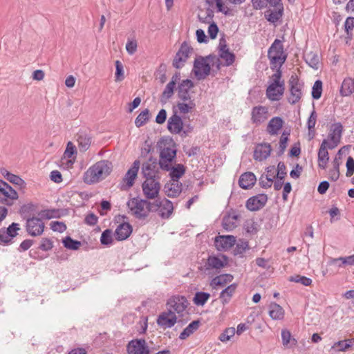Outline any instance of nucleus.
<instances>
[{"label": "nucleus", "mask_w": 354, "mask_h": 354, "mask_svg": "<svg viewBox=\"0 0 354 354\" xmlns=\"http://www.w3.org/2000/svg\"><path fill=\"white\" fill-rule=\"evenodd\" d=\"M112 162L102 160L95 162L84 174V181L88 185L95 184L106 178L112 171Z\"/></svg>", "instance_id": "nucleus-1"}, {"label": "nucleus", "mask_w": 354, "mask_h": 354, "mask_svg": "<svg viewBox=\"0 0 354 354\" xmlns=\"http://www.w3.org/2000/svg\"><path fill=\"white\" fill-rule=\"evenodd\" d=\"M268 57L272 70L281 68L286 62L287 55L284 53L283 45L280 39H276L271 44L268 50Z\"/></svg>", "instance_id": "nucleus-2"}, {"label": "nucleus", "mask_w": 354, "mask_h": 354, "mask_svg": "<svg viewBox=\"0 0 354 354\" xmlns=\"http://www.w3.org/2000/svg\"><path fill=\"white\" fill-rule=\"evenodd\" d=\"M151 201L138 197L132 198L127 203L131 214L138 219H145L148 216L149 213L151 212Z\"/></svg>", "instance_id": "nucleus-3"}, {"label": "nucleus", "mask_w": 354, "mask_h": 354, "mask_svg": "<svg viewBox=\"0 0 354 354\" xmlns=\"http://www.w3.org/2000/svg\"><path fill=\"white\" fill-rule=\"evenodd\" d=\"M176 147L174 142H170L168 146L162 148L160 153L159 165L160 167L165 171H169L171 169V163L176 156Z\"/></svg>", "instance_id": "nucleus-4"}, {"label": "nucleus", "mask_w": 354, "mask_h": 354, "mask_svg": "<svg viewBox=\"0 0 354 354\" xmlns=\"http://www.w3.org/2000/svg\"><path fill=\"white\" fill-rule=\"evenodd\" d=\"M150 207L151 212H157L162 218H169L174 210L172 202L166 198H156Z\"/></svg>", "instance_id": "nucleus-5"}, {"label": "nucleus", "mask_w": 354, "mask_h": 354, "mask_svg": "<svg viewBox=\"0 0 354 354\" xmlns=\"http://www.w3.org/2000/svg\"><path fill=\"white\" fill-rule=\"evenodd\" d=\"M290 95L288 97V102L291 104H295L302 97V89L304 82L299 81L296 74L292 75L288 81Z\"/></svg>", "instance_id": "nucleus-6"}, {"label": "nucleus", "mask_w": 354, "mask_h": 354, "mask_svg": "<svg viewBox=\"0 0 354 354\" xmlns=\"http://www.w3.org/2000/svg\"><path fill=\"white\" fill-rule=\"evenodd\" d=\"M18 197L17 192L6 182L0 179V203L11 206Z\"/></svg>", "instance_id": "nucleus-7"}, {"label": "nucleus", "mask_w": 354, "mask_h": 354, "mask_svg": "<svg viewBox=\"0 0 354 354\" xmlns=\"http://www.w3.org/2000/svg\"><path fill=\"white\" fill-rule=\"evenodd\" d=\"M189 303L184 296L174 295L167 301V310L177 313L179 317H183Z\"/></svg>", "instance_id": "nucleus-8"}, {"label": "nucleus", "mask_w": 354, "mask_h": 354, "mask_svg": "<svg viewBox=\"0 0 354 354\" xmlns=\"http://www.w3.org/2000/svg\"><path fill=\"white\" fill-rule=\"evenodd\" d=\"M26 231L31 236H39L44 231L45 225L41 218L32 217L26 221Z\"/></svg>", "instance_id": "nucleus-9"}, {"label": "nucleus", "mask_w": 354, "mask_h": 354, "mask_svg": "<svg viewBox=\"0 0 354 354\" xmlns=\"http://www.w3.org/2000/svg\"><path fill=\"white\" fill-rule=\"evenodd\" d=\"M140 162L139 160H135L131 168L127 171L122 178V182L120 185V189L122 190H128L133 185L134 180L137 177L140 168Z\"/></svg>", "instance_id": "nucleus-10"}, {"label": "nucleus", "mask_w": 354, "mask_h": 354, "mask_svg": "<svg viewBox=\"0 0 354 354\" xmlns=\"http://www.w3.org/2000/svg\"><path fill=\"white\" fill-rule=\"evenodd\" d=\"M192 50V48L186 41L183 42L173 60V66L176 68H182Z\"/></svg>", "instance_id": "nucleus-11"}, {"label": "nucleus", "mask_w": 354, "mask_h": 354, "mask_svg": "<svg viewBox=\"0 0 354 354\" xmlns=\"http://www.w3.org/2000/svg\"><path fill=\"white\" fill-rule=\"evenodd\" d=\"M143 194L147 199H155L158 197L160 185L155 178L147 179L142 185Z\"/></svg>", "instance_id": "nucleus-12"}, {"label": "nucleus", "mask_w": 354, "mask_h": 354, "mask_svg": "<svg viewBox=\"0 0 354 354\" xmlns=\"http://www.w3.org/2000/svg\"><path fill=\"white\" fill-rule=\"evenodd\" d=\"M129 354H151L149 346L144 339L131 340L127 345Z\"/></svg>", "instance_id": "nucleus-13"}, {"label": "nucleus", "mask_w": 354, "mask_h": 354, "mask_svg": "<svg viewBox=\"0 0 354 354\" xmlns=\"http://www.w3.org/2000/svg\"><path fill=\"white\" fill-rule=\"evenodd\" d=\"M167 129L173 134H179L183 131L184 136H187L188 131L183 130L182 118L175 112L167 121Z\"/></svg>", "instance_id": "nucleus-14"}, {"label": "nucleus", "mask_w": 354, "mask_h": 354, "mask_svg": "<svg viewBox=\"0 0 354 354\" xmlns=\"http://www.w3.org/2000/svg\"><path fill=\"white\" fill-rule=\"evenodd\" d=\"M76 140L80 152L86 151L93 142V135L90 131L80 130L76 134Z\"/></svg>", "instance_id": "nucleus-15"}, {"label": "nucleus", "mask_w": 354, "mask_h": 354, "mask_svg": "<svg viewBox=\"0 0 354 354\" xmlns=\"http://www.w3.org/2000/svg\"><path fill=\"white\" fill-rule=\"evenodd\" d=\"M268 201V196L265 194H260L249 198L245 203L246 208L252 212H255L263 208Z\"/></svg>", "instance_id": "nucleus-16"}, {"label": "nucleus", "mask_w": 354, "mask_h": 354, "mask_svg": "<svg viewBox=\"0 0 354 354\" xmlns=\"http://www.w3.org/2000/svg\"><path fill=\"white\" fill-rule=\"evenodd\" d=\"M211 67L204 58L195 59L194 63V72L198 80L204 79L210 73Z\"/></svg>", "instance_id": "nucleus-17"}, {"label": "nucleus", "mask_w": 354, "mask_h": 354, "mask_svg": "<svg viewBox=\"0 0 354 354\" xmlns=\"http://www.w3.org/2000/svg\"><path fill=\"white\" fill-rule=\"evenodd\" d=\"M268 118V109L264 106L253 107L251 113V120L253 124L259 125L264 122Z\"/></svg>", "instance_id": "nucleus-18"}, {"label": "nucleus", "mask_w": 354, "mask_h": 354, "mask_svg": "<svg viewBox=\"0 0 354 354\" xmlns=\"http://www.w3.org/2000/svg\"><path fill=\"white\" fill-rule=\"evenodd\" d=\"M177 317L173 311H166L160 313L157 319V324L163 328H171L176 323Z\"/></svg>", "instance_id": "nucleus-19"}, {"label": "nucleus", "mask_w": 354, "mask_h": 354, "mask_svg": "<svg viewBox=\"0 0 354 354\" xmlns=\"http://www.w3.org/2000/svg\"><path fill=\"white\" fill-rule=\"evenodd\" d=\"M215 245L220 251H226L236 243V237L233 235L218 236L215 238Z\"/></svg>", "instance_id": "nucleus-20"}, {"label": "nucleus", "mask_w": 354, "mask_h": 354, "mask_svg": "<svg viewBox=\"0 0 354 354\" xmlns=\"http://www.w3.org/2000/svg\"><path fill=\"white\" fill-rule=\"evenodd\" d=\"M193 86L194 83L192 80L189 79L183 80L177 88L178 98L183 102L191 100L189 91Z\"/></svg>", "instance_id": "nucleus-21"}, {"label": "nucleus", "mask_w": 354, "mask_h": 354, "mask_svg": "<svg viewBox=\"0 0 354 354\" xmlns=\"http://www.w3.org/2000/svg\"><path fill=\"white\" fill-rule=\"evenodd\" d=\"M157 160L152 157L148 161L142 164V174L147 179L155 178L157 171Z\"/></svg>", "instance_id": "nucleus-22"}, {"label": "nucleus", "mask_w": 354, "mask_h": 354, "mask_svg": "<svg viewBox=\"0 0 354 354\" xmlns=\"http://www.w3.org/2000/svg\"><path fill=\"white\" fill-rule=\"evenodd\" d=\"M285 91V84L275 86L270 84L266 89V96L271 101H278L283 96Z\"/></svg>", "instance_id": "nucleus-23"}, {"label": "nucleus", "mask_w": 354, "mask_h": 354, "mask_svg": "<svg viewBox=\"0 0 354 354\" xmlns=\"http://www.w3.org/2000/svg\"><path fill=\"white\" fill-rule=\"evenodd\" d=\"M271 150L269 143L258 144L254 151V159L258 161L266 160L270 156Z\"/></svg>", "instance_id": "nucleus-24"}, {"label": "nucleus", "mask_w": 354, "mask_h": 354, "mask_svg": "<svg viewBox=\"0 0 354 354\" xmlns=\"http://www.w3.org/2000/svg\"><path fill=\"white\" fill-rule=\"evenodd\" d=\"M328 140L324 139L319 147L318 151V167L322 169H325L326 168L327 164L329 160V154L327 149L328 146Z\"/></svg>", "instance_id": "nucleus-25"}, {"label": "nucleus", "mask_w": 354, "mask_h": 354, "mask_svg": "<svg viewBox=\"0 0 354 354\" xmlns=\"http://www.w3.org/2000/svg\"><path fill=\"white\" fill-rule=\"evenodd\" d=\"M239 216L235 211L229 212L224 216L222 221V226L227 231H232L237 226Z\"/></svg>", "instance_id": "nucleus-26"}, {"label": "nucleus", "mask_w": 354, "mask_h": 354, "mask_svg": "<svg viewBox=\"0 0 354 354\" xmlns=\"http://www.w3.org/2000/svg\"><path fill=\"white\" fill-rule=\"evenodd\" d=\"M164 192L168 197H177L182 192V183L171 180L169 183L165 185Z\"/></svg>", "instance_id": "nucleus-27"}, {"label": "nucleus", "mask_w": 354, "mask_h": 354, "mask_svg": "<svg viewBox=\"0 0 354 354\" xmlns=\"http://www.w3.org/2000/svg\"><path fill=\"white\" fill-rule=\"evenodd\" d=\"M257 181L255 175L250 171L242 174L239 179V186L244 189L252 188Z\"/></svg>", "instance_id": "nucleus-28"}, {"label": "nucleus", "mask_w": 354, "mask_h": 354, "mask_svg": "<svg viewBox=\"0 0 354 354\" xmlns=\"http://www.w3.org/2000/svg\"><path fill=\"white\" fill-rule=\"evenodd\" d=\"M132 232V226L129 223L120 224L115 231V236L118 241L126 240Z\"/></svg>", "instance_id": "nucleus-29"}, {"label": "nucleus", "mask_w": 354, "mask_h": 354, "mask_svg": "<svg viewBox=\"0 0 354 354\" xmlns=\"http://www.w3.org/2000/svg\"><path fill=\"white\" fill-rule=\"evenodd\" d=\"M341 149L338 151L337 154L333 161V169L328 171L329 179L332 181H337L339 178V166L341 164Z\"/></svg>", "instance_id": "nucleus-30"}, {"label": "nucleus", "mask_w": 354, "mask_h": 354, "mask_svg": "<svg viewBox=\"0 0 354 354\" xmlns=\"http://www.w3.org/2000/svg\"><path fill=\"white\" fill-rule=\"evenodd\" d=\"M37 211V205L32 203H28L21 206L19 214L24 220L27 221L28 218L35 217L34 215Z\"/></svg>", "instance_id": "nucleus-31"}, {"label": "nucleus", "mask_w": 354, "mask_h": 354, "mask_svg": "<svg viewBox=\"0 0 354 354\" xmlns=\"http://www.w3.org/2000/svg\"><path fill=\"white\" fill-rule=\"evenodd\" d=\"M283 121L280 117H274L268 122L267 126V132L270 135H277L279 131L282 128Z\"/></svg>", "instance_id": "nucleus-32"}, {"label": "nucleus", "mask_w": 354, "mask_h": 354, "mask_svg": "<svg viewBox=\"0 0 354 354\" xmlns=\"http://www.w3.org/2000/svg\"><path fill=\"white\" fill-rule=\"evenodd\" d=\"M236 288H237V284L232 283V284H230V286H228L227 287H226L225 289H223L221 292L220 295H219V299H221V303L223 305H225L230 301L233 295L234 294V292L236 291Z\"/></svg>", "instance_id": "nucleus-33"}, {"label": "nucleus", "mask_w": 354, "mask_h": 354, "mask_svg": "<svg viewBox=\"0 0 354 354\" xmlns=\"http://www.w3.org/2000/svg\"><path fill=\"white\" fill-rule=\"evenodd\" d=\"M269 315L273 319L280 320L283 318L284 310L281 306L272 302L269 306Z\"/></svg>", "instance_id": "nucleus-34"}, {"label": "nucleus", "mask_w": 354, "mask_h": 354, "mask_svg": "<svg viewBox=\"0 0 354 354\" xmlns=\"http://www.w3.org/2000/svg\"><path fill=\"white\" fill-rule=\"evenodd\" d=\"M234 277L230 274H224L215 277L211 281L210 285L216 288V286H225L227 283L231 282Z\"/></svg>", "instance_id": "nucleus-35"}, {"label": "nucleus", "mask_w": 354, "mask_h": 354, "mask_svg": "<svg viewBox=\"0 0 354 354\" xmlns=\"http://www.w3.org/2000/svg\"><path fill=\"white\" fill-rule=\"evenodd\" d=\"M201 325V322L199 320H194L192 322L183 330L180 333L179 335V339H185L188 337H189L192 334H193L195 331H196Z\"/></svg>", "instance_id": "nucleus-36"}, {"label": "nucleus", "mask_w": 354, "mask_h": 354, "mask_svg": "<svg viewBox=\"0 0 354 354\" xmlns=\"http://www.w3.org/2000/svg\"><path fill=\"white\" fill-rule=\"evenodd\" d=\"M342 96H349L354 93V79L346 78L344 80L340 88Z\"/></svg>", "instance_id": "nucleus-37"}, {"label": "nucleus", "mask_w": 354, "mask_h": 354, "mask_svg": "<svg viewBox=\"0 0 354 354\" xmlns=\"http://www.w3.org/2000/svg\"><path fill=\"white\" fill-rule=\"evenodd\" d=\"M274 8V10H271V11H268V17H267V19L268 21L272 22V23H275L277 22V21H279L282 15H283V5H279V6H272ZM267 16V15H266Z\"/></svg>", "instance_id": "nucleus-38"}, {"label": "nucleus", "mask_w": 354, "mask_h": 354, "mask_svg": "<svg viewBox=\"0 0 354 354\" xmlns=\"http://www.w3.org/2000/svg\"><path fill=\"white\" fill-rule=\"evenodd\" d=\"M169 171L171 180L176 182H180L179 178L185 174V168L183 165L178 164L175 167L171 166Z\"/></svg>", "instance_id": "nucleus-39"}, {"label": "nucleus", "mask_w": 354, "mask_h": 354, "mask_svg": "<svg viewBox=\"0 0 354 354\" xmlns=\"http://www.w3.org/2000/svg\"><path fill=\"white\" fill-rule=\"evenodd\" d=\"M2 174L6 177V178L9 182L12 183L14 185H18L20 188H24L26 187L25 181L19 176L10 173L6 170H5V171H3Z\"/></svg>", "instance_id": "nucleus-40"}, {"label": "nucleus", "mask_w": 354, "mask_h": 354, "mask_svg": "<svg viewBox=\"0 0 354 354\" xmlns=\"http://www.w3.org/2000/svg\"><path fill=\"white\" fill-rule=\"evenodd\" d=\"M282 344L286 347H292L297 343V340L292 337L291 333L287 329L281 330Z\"/></svg>", "instance_id": "nucleus-41"}, {"label": "nucleus", "mask_w": 354, "mask_h": 354, "mask_svg": "<svg viewBox=\"0 0 354 354\" xmlns=\"http://www.w3.org/2000/svg\"><path fill=\"white\" fill-rule=\"evenodd\" d=\"M176 88L174 82H169L165 86L162 95L160 96V102L162 104H165L169 99H170Z\"/></svg>", "instance_id": "nucleus-42"}, {"label": "nucleus", "mask_w": 354, "mask_h": 354, "mask_svg": "<svg viewBox=\"0 0 354 354\" xmlns=\"http://www.w3.org/2000/svg\"><path fill=\"white\" fill-rule=\"evenodd\" d=\"M224 262L218 257L215 256H210L208 257L205 267L206 269H220L224 267Z\"/></svg>", "instance_id": "nucleus-43"}, {"label": "nucleus", "mask_w": 354, "mask_h": 354, "mask_svg": "<svg viewBox=\"0 0 354 354\" xmlns=\"http://www.w3.org/2000/svg\"><path fill=\"white\" fill-rule=\"evenodd\" d=\"M306 62L313 68L317 69L319 64V56L313 53L310 52L304 55Z\"/></svg>", "instance_id": "nucleus-44"}, {"label": "nucleus", "mask_w": 354, "mask_h": 354, "mask_svg": "<svg viewBox=\"0 0 354 354\" xmlns=\"http://www.w3.org/2000/svg\"><path fill=\"white\" fill-rule=\"evenodd\" d=\"M60 210L59 209H50L41 210L38 215L41 219H51L60 217Z\"/></svg>", "instance_id": "nucleus-45"}, {"label": "nucleus", "mask_w": 354, "mask_h": 354, "mask_svg": "<svg viewBox=\"0 0 354 354\" xmlns=\"http://www.w3.org/2000/svg\"><path fill=\"white\" fill-rule=\"evenodd\" d=\"M219 57L225 60V65L227 66H231L235 61V55L233 53L230 52L229 49L218 51Z\"/></svg>", "instance_id": "nucleus-46"}, {"label": "nucleus", "mask_w": 354, "mask_h": 354, "mask_svg": "<svg viewBox=\"0 0 354 354\" xmlns=\"http://www.w3.org/2000/svg\"><path fill=\"white\" fill-rule=\"evenodd\" d=\"M353 345H354V338L338 341L333 344L332 348H335L337 346H339V348H337V351L339 352H344Z\"/></svg>", "instance_id": "nucleus-47"}, {"label": "nucleus", "mask_w": 354, "mask_h": 354, "mask_svg": "<svg viewBox=\"0 0 354 354\" xmlns=\"http://www.w3.org/2000/svg\"><path fill=\"white\" fill-rule=\"evenodd\" d=\"M210 297V294L205 292H197L193 299L194 303L196 306H204Z\"/></svg>", "instance_id": "nucleus-48"}, {"label": "nucleus", "mask_w": 354, "mask_h": 354, "mask_svg": "<svg viewBox=\"0 0 354 354\" xmlns=\"http://www.w3.org/2000/svg\"><path fill=\"white\" fill-rule=\"evenodd\" d=\"M338 262H341L338 266H354V254L348 257H341L339 258L332 259L330 263L333 264H337Z\"/></svg>", "instance_id": "nucleus-49"}, {"label": "nucleus", "mask_w": 354, "mask_h": 354, "mask_svg": "<svg viewBox=\"0 0 354 354\" xmlns=\"http://www.w3.org/2000/svg\"><path fill=\"white\" fill-rule=\"evenodd\" d=\"M149 119V111L147 109L142 111L135 120V124L140 127L145 124Z\"/></svg>", "instance_id": "nucleus-50"}, {"label": "nucleus", "mask_w": 354, "mask_h": 354, "mask_svg": "<svg viewBox=\"0 0 354 354\" xmlns=\"http://www.w3.org/2000/svg\"><path fill=\"white\" fill-rule=\"evenodd\" d=\"M64 246L69 250H77L81 245V242L73 239L71 236H68L62 241Z\"/></svg>", "instance_id": "nucleus-51"}, {"label": "nucleus", "mask_w": 354, "mask_h": 354, "mask_svg": "<svg viewBox=\"0 0 354 354\" xmlns=\"http://www.w3.org/2000/svg\"><path fill=\"white\" fill-rule=\"evenodd\" d=\"M187 102H180L177 104L180 113L185 114L190 112L193 109L195 108L196 104L194 100H189Z\"/></svg>", "instance_id": "nucleus-52"}, {"label": "nucleus", "mask_w": 354, "mask_h": 354, "mask_svg": "<svg viewBox=\"0 0 354 354\" xmlns=\"http://www.w3.org/2000/svg\"><path fill=\"white\" fill-rule=\"evenodd\" d=\"M322 82L319 80H317L315 82L313 88H312V97L314 100H319L322 94Z\"/></svg>", "instance_id": "nucleus-53"}, {"label": "nucleus", "mask_w": 354, "mask_h": 354, "mask_svg": "<svg viewBox=\"0 0 354 354\" xmlns=\"http://www.w3.org/2000/svg\"><path fill=\"white\" fill-rule=\"evenodd\" d=\"M289 135H290V132H288L286 131H284L282 133L281 136L280 138V141H279V151H278V156H281L284 153V151L286 149V147H287V142L288 140Z\"/></svg>", "instance_id": "nucleus-54"}, {"label": "nucleus", "mask_w": 354, "mask_h": 354, "mask_svg": "<svg viewBox=\"0 0 354 354\" xmlns=\"http://www.w3.org/2000/svg\"><path fill=\"white\" fill-rule=\"evenodd\" d=\"M100 242L102 245H109L113 243L112 230H105L101 234Z\"/></svg>", "instance_id": "nucleus-55"}, {"label": "nucleus", "mask_w": 354, "mask_h": 354, "mask_svg": "<svg viewBox=\"0 0 354 354\" xmlns=\"http://www.w3.org/2000/svg\"><path fill=\"white\" fill-rule=\"evenodd\" d=\"M290 281L299 283L305 286H309L312 283V279L309 277L301 275L291 276L289 279Z\"/></svg>", "instance_id": "nucleus-56"}, {"label": "nucleus", "mask_w": 354, "mask_h": 354, "mask_svg": "<svg viewBox=\"0 0 354 354\" xmlns=\"http://www.w3.org/2000/svg\"><path fill=\"white\" fill-rule=\"evenodd\" d=\"M317 114L315 109H313L307 121V127L308 129V136L310 135V133H313V129H315L316 121H317Z\"/></svg>", "instance_id": "nucleus-57"}, {"label": "nucleus", "mask_w": 354, "mask_h": 354, "mask_svg": "<svg viewBox=\"0 0 354 354\" xmlns=\"http://www.w3.org/2000/svg\"><path fill=\"white\" fill-rule=\"evenodd\" d=\"M115 78L116 82H120L124 80V70L123 65L119 60L115 61Z\"/></svg>", "instance_id": "nucleus-58"}, {"label": "nucleus", "mask_w": 354, "mask_h": 354, "mask_svg": "<svg viewBox=\"0 0 354 354\" xmlns=\"http://www.w3.org/2000/svg\"><path fill=\"white\" fill-rule=\"evenodd\" d=\"M235 334L234 328H226L218 337V339L222 342H226L230 339Z\"/></svg>", "instance_id": "nucleus-59"}, {"label": "nucleus", "mask_w": 354, "mask_h": 354, "mask_svg": "<svg viewBox=\"0 0 354 354\" xmlns=\"http://www.w3.org/2000/svg\"><path fill=\"white\" fill-rule=\"evenodd\" d=\"M276 72L271 76L272 84L279 86L281 84H285L284 80H281L282 72L281 68H276Z\"/></svg>", "instance_id": "nucleus-60"}, {"label": "nucleus", "mask_w": 354, "mask_h": 354, "mask_svg": "<svg viewBox=\"0 0 354 354\" xmlns=\"http://www.w3.org/2000/svg\"><path fill=\"white\" fill-rule=\"evenodd\" d=\"M248 248V243L247 241H241L236 243L233 250V253L234 255H241Z\"/></svg>", "instance_id": "nucleus-61"}, {"label": "nucleus", "mask_w": 354, "mask_h": 354, "mask_svg": "<svg viewBox=\"0 0 354 354\" xmlns=\"http://www.w3.org/2000/svg\"><path fill=\"white\" fill-rule=\"evenodd\" d=\"M328 144L326 146H328V148L329 149H335L340 142L341 138L336 137L335 136L333 135L331 133H328Z\"/></svg>", "instance_id": "nucleus-62"}, {"label": "nucleus", "mask_w": 354, "mask_h": 354, "mask_svg": "<svg viewBox=\"0 0 354 354\" xmlns=\"http://www.w3.org/2000/svg\"><path fill=\"white\" fill-rule=\"evenodd\" d=\"M50 225V229L54 232H63L66 230V225L63 222L52 221Z\"/></svg>", "instance_id": "nucleus-63"}, {"label": "nucleus", "mask_w": 354, "mask_h": 354, "mask_svg": "<svg viewBox=\"0 0 354 354\" xmlns=\"http://www.w3.org/2000/svg\"><path fill=\"white\" fill-rule=\"evenodd\" d=\"M347 177H351L354 174V159L349 156L346 163Z\"/></svg>", "instance_id": "nucleus-64"}]
</instances>
